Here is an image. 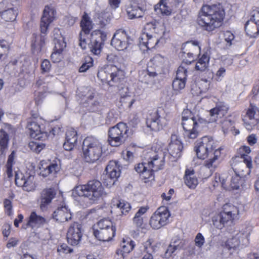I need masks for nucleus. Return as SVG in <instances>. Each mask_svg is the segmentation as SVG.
<instances>
[{
	"mask_svg": "<svg viewBox=\"0 0 259 259\" xmlns=\"http://www.w3.org/2000/svg\"><path fill=\"white\" fill-rule=\"evenodd\" d=\"M225 15L221 4L204 5L199 12L197 22L202 30L210 32L223 25Z\"/></svg>",
	"mask_w": 259,
	"mask_h": 259,
	"instance_id": "obj_1",
	"label": "nucleus"
},
{
	"mask_svg": "<svg viewBox=\"0 0 259 259\" xmlns=\"http://www.w3.org/2000/svg\"><path fill=\"white\" fill-rule=\"evenodd\" d=\"M217 146L214 140L210 137H202L195 146V151L199 159H206L204 165L210 170H214L217 165L218 159L221 157L223 148Z\"/></svg>",
	"mask_w": 259,
	"mask_h": 259,
	"instance_id": "obj_2",
	"label": "nucleus"
},
{
	"mask_svg": "<svg viewBox=\"0 0 259 259\" xmlns=\"http://www.w3.org/2000/svg\"><path fill=\"white\" fill-rule=\"evenodd\" d=\"M75 197H83L93 202H97L106 196V193L101 182L97 180H90L84 185L76 186L73 190Z\"/></svg>",
	"mask_w": 259,
	"mask_h": 259,
	"instance_id": "obj_3",
	"label": "nucleus"
},
{
	"mask_svg": "<svg viewBox=\"0 0 259 259\" xmlns=\"http://www.w3.org/2000/svg\"><path fill=\"white\" fill-rule=\"evenodd\" d=\"M205 120L195 114L189 109H184L182 113L181 124L184 135L188 139H194L199 136L201 126L205 123Z\"/></svg>",
	"mask_w": 259,
	"mask_h": 259,
	"instance_id": "obj_4",
	"label": "nucleus"
},
{
	"mask_svg": "<svg viewBox=\"0 0 259 259\" xmlns=\"http://www.w3.org/2000/svg\"><path fill=\"white\" fill-rule=\"evenodd\" d=\"M82 157L90 163L97 161L103 154V145L98 139L94 136H88L83 141Z\"/></svg>",
	"mask_w": 259,
	"mask_h": 259,
	"instance_id": "obj_5",
	"label": "nucleus"
},
{
	"mask_svg": "<svg viewBox=\"0 0 259 259\" xmlns=\"http://www.w3.org/2000/svg\"><path fill=\"white\" fill-rule=\"evenodd\" d=\"M98 78L110 87L118 86L125 78V72L115 65H107L101 68L97 74Z\"/></svg>",
	"mask_w": 259,
	"mask_h": 259,
	"instance_id": "obj_6",
	"label": "nucleus"
},
{
	"mask_svg": "<svg viewBox=\"0 0 259 259\" xmlns=\"http://www.w3.org/2000/svg\"><path fill=\"white\" fill-rule=\"evenodd\" d=\"M130 130L127 124L120 122L111 127L108 131V143L112 147H118L129 137Z\"/></svg>",
	"mask_w": 259,
	"mask_h": 259,
	"instance_id": "obj_7",
	"label": "nucleus"
},
{
	"mask_svg": "<svg viewBox=\"0 0 259 259\" xmlns=\"http://www.w3.org/2000/svg\"><path fill=\"white\" fill-rule=\"evenodd\" d=\"M239 214V210L237 207L226 203L217 216L212 219L213 225L216 228L222 229L228 222L233 223L238 218Z\"/></svg>",
	"mask_w": 259,
	"mask_h": 259,
	"instance_id": "obj_8",
	"label": "nucleus"
},
{
	"mask_svg": "<svg viewBox=\"0 0 259 259\" xmlns=\"http://www.w3.org/2000/svg\"><path fill=\"white\" fill-rule=\"evenodd\" d=\"M27 128L31 138L36 140L45 141L49 136L55 135L56 127H52L48 124L45 128L42 127L34 118H29L27 121Z\"/></svg>",
	"mask_w": 259,
	"mask_h": 259,
	"instance_id": "obj_9",
	"label": "nucleus"
},
{
	"mask_svg": "<svg viewBox=\"0 0 259 259\" xmlns=\"http://www.w3.org/2000/svg\"><path fill=\"white\" fill-rule=\"evenodd\" d=\"M155 149L157 150L151 153L147 165L155 171H158L163 169L165 165L167 157L166 145L161 142L157 143Z\"/></svg>",
	"mask_w": 259,
	"mask_h": 259,
	"instance_id": "obj_10",
	"label": "nucleus"
},
{
	"mask_svg": "<svg viewBox=\"0 0 259 259\" xmlns=\"http://www.w3.org/2000/svg\"><path fill=\"white\" fill-rule=\"evenodd\" d=\"M171 214L167 207H158L152 214L149 220V225L154 230H158L169 223Z\"/></svg>",
	"mask_w": 259,
	"mask_h": 259,
	"instance_id": "obj_11",
	"label": "nucleus"
},
{
	"mask_svg": "<svg viewBox=\"0 0 259 259\" xmlns=\"http://www.w3.org/2000/svg\"><path fill=\"white\" fill-rule=\"evenodd\" d=\"M91 36L90 43L88 42L91 52L95 55H99L101 53L105 41L106 33L101 30L96 29L89 35Z\"/></svg>",
	"mask_w": 259,
	"mask_h": 259,
	"instance_id": "obj_12",
	"label": "nucleus"
},
{
	"mask_svg": "<svg viewBox=\"0 0 259 259\" xmlns=\"http://www.w3.org/2000/svg\"><path fill=\"white\" fill-rule=\"evenodd\" d=\"M183 146L182 142L176 134H172L171 141L166 149L167 161L168 162L176 161L182 155Z\"/></svg>",
	"mask_w": 259,
	"mask_h": 259,
	"instance_id": "obj_13",
	"label": "nucleus"
},
{
	"mask_svg": "<svg viewBox=\"0 0 259 259\" xmlns=\"http://www.w3.org/2000/svg\"><path fill=\"white\" fill-rule=\"evenodd\" d=\"M80 26L81 31L79 33V45L82 49L85 50L88 46L89 36L93 29L92 22L86 12H84L82 16Z\"/></svg>",
	"mask_w": 259,
	"mask_h": 259,
	"instance_id": "obj_14",
	"label": "nucleus"
},
{
	"mask_svg": "<svg viewBox=\"0 0 259 259\" xmlns=\"http://www.w3.org/2000/svg\"><path fill=\"white\" fill-rule=\"evenodd\" d=\"M56 11L52 5H47L43 11V14L40 23V30L41 33V41L45 43V36L47 34L48 28L50 24L54 21L55 18Z\"/></svg>",
	"mask_w": 259,
	"mask_h": 259,
	"instance_id": "obj_15",
	"label": "nucleus"
},
{
	"mask_svg": "<svg viewBox=\"0 0 259 259\" xmlns=\"http://www.w3.org/2000/svg\"><path fill=\"white\" fill-rule=\"evenodd\" d=\"M34 177L30 174H23L21 171L15 172V182L18 187H22L23 190L30 192L35 189L36 185L34 181Z\"/></svg>",
	"mask_w": 259,
	"mask_h": 259,
	"instance_id": "obj_16",
	"label": "nucleus"
},
{
	"mask_svg": "<svg viewBox=\"0 0 259 259\" xmlns=\"http://www.w3.org/2000/svg\"><path fill=\"white\" fill-rule=\"evenodd\" d=\"M83 235L82 226L79 223L74 222L69 226L66 238L69 244L72 246L77 245L81 241Z\"/></svg>",
	"mask_w": 259,
	"mask_h": 259,
	"instance_id": "obj_17",
	"label": "nucleus"
},
{
	"mask_svg": "<svg viewBox=\"0 0 259 259\" xmlns=\"http://www.w3.org/2000/svg\"><path fill=\"white\" fill-rule=\"evenodd\" d=\"M39 175L43 177L49 176L56 177L60 171V166L56 161L51 162L50 160H41L39 165Z\"/></svg>",
	"mask_w": 259,
	"mask_h": 259,
	"instance_id": "obj_18",
	"label": "nucleus"
},
{
	"mask_svg": "<svg viewBox=\"0 0 259 259\" xmlns=\"http://www.w3.org/2000/svg\"><path fill=\"white\" fill-rule=\"evenodd\" d=\"M129 37L124 30H118L112 38L111 44L116 50L122 51L128 45Z\"/></svg>",
	"mask_w": 259,
	"mask_h": 259,
	"instance_id": "obj_19",
	"label": "nucleus"
},
{
	"mask_svg": "<svg viewBox=\"0 0 259 259\" xmlns=\"http://www.w3.org/2000/svg\"><path fill=\"white\" fill-rule=\"evenodd\" d=\"M57 189L54 187L44 189L40 194V208L45 210L56 197Z\"/></svg>",
	"mask_w": 259,
	"mask_h": 259,
	"instance_id": "obj_20",
	"label": "nucleus"
},
{
	"mask_svg": "<svg viewBox=\"0 0 259 259\" xmlns=\"http://www.w3.org/2000/svg\"><path fill=\"white\" fill-rule=\"evenodd\" d=\"M230 163L235 174L242 178H245L251 172V170L245 166L242 160H240L239 156H233L230 160Z\"/></svg>",
	"mask_w": 259,
	"mask_h": 259,
	"instance_id": "obj_21",
	"label": "nucleus"
},
{
	"mask_svg": "<svg viewBox=\"0 0 259 259\" xmlns=\"http://www.w3.org/2000/svg\"><path fill=\"white\" fill-rule=\"evenodd\" d=\"M72 213L65 205L58 207L53 212L52 218L55 221L63 223L72 220Z\"/></svg>",
	"mask_w": 259,
	"mask_h": 259,
	"instance_id": "obj_22",
	"label": "nucleus"
},
{
	"mask_svg": "<svg viewBox=\"0 0 259 259\" xmlns=\"http://www.w3.org/2000/svg\"><path fill=\"white\" fill-rule=\"evenodd\" d=\"M145 164L144 163H139L135 166V169L139 174L141 181L144 183H148L154 180L155 170L151 168H147Z\"/></svg>",
	"mask_w": 259,
	"mask_h": 259,
	"instance_id": "obj_23",
	"label": "nucleus"
},
{
	"mask_svg": "<svg viewBox=\"0 0 259 259\" xmlns=\"http://www.w3.org/2000/svg\"><path fill=\"white\" fill-rule=\"evenodd\" d=\"M120 168V165L115 160H110L107 165L105 171L108 178L111 180L110 183L112 185H113L120 177L121 174Z\"/></svg>",
	"mask_w": 259,
	"mask_h": 259,
	"instance_id": "obj_24",
	"label": "nucleus"
},
{
	"mask_svg": "<svg viewBox=\"0 0 259 259\" xmlns=\"http://www.w3.org/2000/svg\"><path fill=\"white\" fill-rule=\"evenodd\" d=\"M146 125L152 131H158L163 128L161 117L157 110L151 112L146 119Z\"/></svg>",
	"mask_w": 259,
	"mask_h": 259,
	"instance_id": "obj_25",
	"label": "nucleus"
},
{
	"mask_svg": "<svg viewBox=\"0 0 259 259\" xmlns=\"http://www.w3.org/2000/svg\"><path fill=\"white\" fill-rule=\"evenodd\" d=\"M47 223L46 219L39 215H37L35 211L31 212L30 215L27 220V222L24 223L22 228L27 229L30 227L31 228H39Z\"/></svg>",
	"mask_w": 259,
	"mask_h": 259,
	"instance_id": "obj_26",
	"label": "nucleus"
},
{
	"mask_svg": "<svg viewBox=\"0 0 259 259\" xmlns=\"http://www.w3.org/2000/svg\"><path fill=\"white\" fill-rule=\"evenodd\" d=\"M136 244L131 238H123L120 243V247L117 249V259H124L126 255L130 253L135 248Z\"/></svg>",
	"mask_w": 259,
	"mask_h": 259,
	"instance_id": "obj_27",
	"label": "nucleus"
},
{
	"mask_svg": "<svg viewBox=\"0 0 259 259\" xmlns=\"http://www.w3.org/2000/svg\"><path fill=\"white\" fill-rule=\"evenodd\" d=\"M77 140L78 135L76 131L73 128L67 129L63 144L64 149L66 151L72 150L76 146Z\"/></svg>",
	"mask_w": 259,
	"mask_h": 259,
	"instance_id": "obj_28",
	"label": "nucleus"
},
{
	"mask_svg": "<svg viewBox=\"0 0 259 259\" xmlns=\"http://www.w3.org/2000/svg\"><path fill=\"white\" fill-rule=\"evenodd\" d=\"M159 41V37L156 34L142 33L139 37L140 46L145 47L147 50L154 48Z\"/></svg>",
	"mask_w": 259,
	"mask_h": 259,
	"instance_id": "obj_29",
	"label": "nucleus"
},
{
	"mask_svg": "<svg viewBox=\"0 0 259 259\" xmlns=\"http://www.w3.org/2000/svg\"><path fill=\"white\" fill-rule=\"evenodd\" d=\"M116 228L93 231V235L98 240L106 242L112 240L116 235Z\"/></svg>",
	"mask_w": 259,
	"mask_h": 259,
	"instance_id": "obj_30",
	"label": "nucleus"
},
{
	"mask_svg": "<svg viewBox=\"0 0 259 259\" xmlns=\"http://www.w3.org/2000/svg\"><path fill=\"white\" fill-rule=\"evenodd\" d=\"M210 51L207 50L202 55L199 54L198 60L196 62L195 69L200 71H205L208 67L210 60Z\"/></svg>",
	"mask_w": 259,
	"mask_h": 259,
	"instance_id": "obj_31",
	"label": "nucleus"
},
{
	"mask_svg": "<svg viewBox=\"0 0 259 259\" xmlns=\"http://www.w3.org/2000/svg\"><path fill=\"white\" fill-rule=\"evenodd\" d=\"M201 48L199 42L197 40H191L184 44L182 48L183 54H191L197 55L200 54Z\"/></svg>",
	"mask_w": 259,
	"mask_h": 259,
	"instance_id": "obj_32",
	"label": "nucleus"
},
{
	"mask_svg": "<svg viewBox=\"0 0 259 259\" xmlns=\"http://www.w3.org/2000/svg\"><path fill=\"white\" fill-rule=\"evenodd\" d=\"M149 209V207L142 206L139 208L133 219L134 225L138 228L143 229L145 228V224L144 223L143 217H142Z\"/></svg>",
	"mask_w": 259,
	"mask_h": 259,
	"instance_id": "obj_33",
	"label": "nucleus"
},
{
	"mask_svg": "<svg viewBox=\"0 0 259 259\" xmlns=\"http://www.w3.org/2000/svg\"><path fill=\"white\" fill-rule=\"evenodd\" d=\"M66 47V44L54 45L53 51L51 55V59L53 63H59L64 58L63 52Z\"/></svg>",
	"mask_w": 259,
	"mask_h": 259,
	"instance_id": "obj_34",
	"label": "nucleus"
},
{
	"mask_svg": "<svg viewBox=\"0 0 259 259\" xmlns=\"http://www.w3.org/2000/svg\"><path fill=\"white\" fill-rule=\"evenodd\" d=\"M145 10L142 7L137 6L134 2L128 6L126 12L128 18L131 19L142 17Z\"/></svg>",
	"mask_w": 259,
	"mask_h": 259,
	"instance_id": "obj_35",
	"label": "nucleus"
},
{
	"mask_svg": "<svg viewBox=\"0 0 259 259\" xmlns=\"http://www.w3.org/2000/svg\"><path fill=\"white\" fill-rule=\"evenodd\" d=\"M244 29L246 35L250 38H256L259 35V25L252 21L248 20Z\"/></svg>",
	"mask_w": 259,
	"mask_h": 259,
	"instance_id": "obj_36",
	"label": "nucleus"
},
{
	"mask_svg": "<svg viewBox=\"0 0 259 259\" xmlns=\"http://www.w3.org/2000/svg\"><path fill=\"white\" fill-rule=\"evenodd\" d=\"M116 228L115 224L110 220L103 219L94 224L92 227L93 231Z\"/></svg>",
	"mask_w": 259,
	"mask_h": 259,
	"instance_id": "obj_37",
	"label": "nucleus"
},
{
	"mask_svg": "<svg viewBox=\"0 0 259 259\" xmlns=\"http://www.w3.org/2000/svg\"><path fill=\"white\" fill-rule=\"evenodd\" d=\"M194 170L187 169L185 170L184 180L186 185L190 188H195L198 184L197 178L194 176Z\"/></svg>",
	"mask_w": 259,
	"mask_h": 259,
	"instance_id": "obj_38",
	"label": "nucleus"
},
{
	"mask_svg": "<svg viewBox=\"0 0 259 259\" xmlns=\"http://www.w3.org/2000/svg\"><path fill=\"white\" fill-rule=\"evenodd\" d=\"M9 136L3 129L0 130V155L5 156L8 149Z\"/></svg>",
	"mask_w": 259,
	"mask_h": 259,
	"instance_id": "obj_39",
	"label": "nucleus"
},
{
	"mask_svg": "<svg viewBox=\"0 0 259 259\" xmlns=\"http://www.w3.org/2000/svg\"><path fill=\"white\" fill-rule=\"evenodd\" d=\"M16 156V152L13 151L8 156V159L5 165L6 171L5 172L9 179H11L13 176V167L15 164V158Z\"/></svg>",
	"mask_w": 259,
	"mask_h": 259,
	"instance_id": "obj_40",
	"label": "nucleus"
},
{
	"mask_svg": "<svg viewBox=\"0 0 259 259\" xmlns=\"http://www.w3.org/2000/svg\"><path fill=\"white\" fill-rule=\"evenodd\" d=\"M158 244L159 243L156 242L153 238H149L143 243L144 250L146 253L149 252L152 254L157 251Z\"/></svg>",
	"mask_w": 259,
	"mask_h": 259,
	"instance_id": "obj_41",
	"label": "nucleus"
},
{
	"mask_svg": "<svg viewBox=\"0 0 259 259\" xmlns=\"http://www.w3.org/2000/svg\"><path fill=\"white\" fill-rule=\"evenodd\" d=\"M18 13L14 8H10L1 13V17L6 22H13L16 19Z\"/></svg>",
	"mask_w": 259,
	"mask_h": 259,
	"instance_id": "obj_42",
	"label": "nucleus"
},
{
	"mask_svg": "<svg viewBox=\"0 0 259 259\" xmlns=\"http://www.w3.org/2000/svg\"><path fill=\"white\" fill-rule=\"evenodd\" d=\"M245 182V178L235 174L231 179L230 184V188L232 190H238L240 186H243Z\"/></svg>",
	"mask_w": 259,
	"mask_h": 259,
	"instance_id": "obj_43",
	"label": "nucleus"
},
{
	"mask_svg": "<svg viewBox=\"0 0 259 259\" xmlns=\"http://www.w3.org/2000/svg\"><path fill=\"white\" fill-rule=\"evenodd\" d=\"M228 110V107L224 104L217 105L214 108L209 110V115L211 117H218V115L222 114L224 115Z\"/></svg>",
	"mask_w": 259,
	"mask_h": 259,
	"instance_id": "obj_44",
	"label": "nucleus"
},
{
	"mask_svg": "<svg viewBox=\"0 0 259 259\" xmlns=\"http://www.w3.org/2000/svg\"><path fill=\"white\" fill-rule=\"evenodd\" d=\"M10 197L11 198V199L6 198L3 201L5 213L9 217L12 216L13 214L12 200L15 197V195L12 194Z\"/></svg>",
	"mask_w": 259,
	"mask_h": 259,
	"instance_id": "obj_45",
	"label": "nucleus"
},
{
	"mask_svg": "<svg viewBox=\"0 0 259 259\" xmlns=\"http://www.w3.org/2000/svg\"><path fill=\"white\" fill-rule=\"evenodd\" d=\"M94 65V60L92 57L87 55L85 56L82 61V65L79 68V72H84Z\"/></svg>",
	"mask_w": 259,
	"mask_h": 259,
	"instance_id": "obj_46",
	"label": "nucleus"
},
{
	"mask_svg": "<svg viewBox=\"0 0 259 259\" xmlns=\"http://www.w3.org/2000/svg\"><path fill=\"white\" fill-rule=\"evenodd\" d=\"M114 205L119 208L122 214L123 215L127 214L131 209V204L122 200H118Z\"/></svg>",
	"mask_w": 259,
	"mask_h": 259,
	"instance_id": "obj_47",
	"label": "nucleus"
},
{
	"mask_svg": "<svg viewBox=\"0 0 259 259\" xmlns=\"http://www.w3.org/2000/svg\"><path fill=\"white\" fill-rule=\"evenodd\" d=\"M112 18V14L109 12L102 11L98 15L100 24L105 26L109 23Z\"/></svg>",
	"mask_w": 259,
	"mask_h": 259,
	"instance_id": "obj_48",
	"label": "nucleus"
},
{
	"mask_svg": "<svg viewBox=\"0 0 259 259\" xmlns=\"http://www.w3.org/2000/svg\"><path fill=\"white\" fill-rule=\"evenodd\" d=\"M53 42L54 45H62V44H66V41H65L64 37L62 35L60 30L59 29L57 28H55L53 30Z\"/></svg>",
	"mask_w": 259,
	"mask_h": 259,
	"instance_id": "obj_49",
	"label": "nucleus"
},
{
	"mask_svg": "<svg viewBox=\"0 0 259 259\" xmlns=\"http://www.w3.org/2000/svg\"><path fill=\"white\" fill-rule=\"evenodd\" d=\"M158 22L155 20L147 23L144 26L142 33H148V34H157L156 29Z\"/></svg>",
	"mask_w": 259,
	"mask_h": 259,
	"instance_id": "obj_50",
	"label": "nucleus"
},
{
	"mask_svg": "<svg viewBox=\"0 0 259 259\" xmlns=\"http://www.w3.org/2000/svg\"><path fill=\"white\" fill-rule=\"evenodd\" d=\"M257 112H259L258 108L255 105L250 103L246 112V117L250 120L249 122H253V121L255 120L254 116ZM244 121V122H246L245 121V119Z\"/></svg>",
	"mask_w": 259,
	"mask_h": 259,
	"instance_id": "obj_51",
	"label": "nucleus"
},
{
	"mask_svg": "<svg viewBox=\"0 0 259 259\" xmlns=\"http://www.w3.org/2000/svg\"><path fill=\"white\" fill-rule=\"evenodd\" d=\"M240 244L239 239L236 237H232L228 239L225 243V247L229 250H235Z\"/></svg>",
	"mask_w": 259,
	"mask_h": 259,
	"instance_id": "obj_52",
	"label": "nucleus"
},
{
	"mask_svg": "<svg viewBox=\"0 0 259 259\" xmlns=\"http://www.w3.org/2000/svg\"><path fill=\"white\" fill-rule=\"evenodd\" d=\"M29 147L34 152L36 153H39L40 151L44 149L46 145L42 142H38L36 141H30L29 143Z\"/></svg>",
	"mask_w": 259,
	"mask_h": 259,
	"instance_id": "obj_53",
	"label": "nucleus"
},
{
	"mask_svg": "<svg viewBox=\"0 0 259 259\" xmlns=\"http://www.w3.org/2000/svg\"><path fill=\"white\" fill-rule=\"evenodd\" d=\"M234 124V121L231 120H226L223 122V127L226 130L230 131L234 135H237L240 133V132L238 129L235 127Z\"/></svg>",
	"mask_w": 259,
	"mask_h": 259,
	"instance_id": "obj_54",
	"label": "nucleus"
},
{
	"mask_svg": "<svg viewBox=\"0 0 259 259\" xmlns=\"http://www.w3.org/2000/svg\"><path fill=\"white\" fill-rule=\"evenodd\" d=\"M186 79L176 77L173 80L172 86L175 91H180L185 87Z\"/></svg>",
	"mask_w": 259,
	"mask_h": 259,
	"instance_id": "obj_55",
	"label": "nucleus"
},
{
	"mask_svg": "<svg viewBox=\"0 0 259 259\" xmlns=\"http://www.w3.org/2000/svg\"><path fill=\"white\" fill-rule=\"evenodd\" d=\"M159 9L162 15L168 16L171 13V9L167 5L166 0H160Z\"/></svg>",
	"mask_w": 259,
	"mask_h": 259,
	"instance_id": "obj_56",
	"label": "nucleus"
},
{
	"mask_svg": "<svg viewBox=\"0 0 259 259\" xmlns=\"http://www.w3.org/2000/svg\"><path fill=\"white\" fill-rule=\"evenodd\" d=\"M187 64L182 63L181 65L178 68L176 77L183 79H187V69L186 68L185 65Z\"/></svg>",
	"mask_w": 259,
	"mask_h": 259,
	"instance_id": "obj_57",
	"label": "nucleus"
},
{
	"mask_svg": "<svg viewBox=\"0 0 259 259\" xmlns=\"http://www.w3.org/2000/svg\"><path fill=\"white\" fill-rule=\"evenodd\" d=\"M177 241H175L173 242V244L170 243L168 246L165 252L164 256L166 258H168L172 255L174 252L179 248V245L176 244Z\"/></svg>",
	"mask_w": 259,
	"mask_h": 259,
	"instance_id": "obj_58",
	"label": "nucleus"
},
{
	"mask_svg": "<svg viewBox=\"0 0 259 259\" xmlns=\"http://www.w3.org/2000/svg\"><path fill=\"white\" fill-rule=\"evenodd\" d=\"M210 80L202 78L199 84V89H200V92H207L210 88Z\"/></svg>",
	"mask_w": 259,
	"mask_h": 259,
	"instance_id": "obj_59",
	"label": "nucleus"
},
{
	"mask_svg": "<svg viewBox=\"0 0 259 259\" xmlns=\"http://www.w3.org/2000/svg\"><path fill=\"white\" fill-rule=\"evenodd\" d=\"M251 152V149L250 147L248 146H241L238 150H237V155L236 156H239L240 158L244 156H246L248 155V154Z\"/></svg>",
	"mask_w": 259,
	"mask_h": 259,
	"instance_id": "obj_60",
	"label": "nucleus"
},
{
	"mask_svg": "<svg viewBox=\"0 0 259 259\" xmlns=\"http://www.w3.org/2000/svg\"><path fill=\"white\" fill-rule=\"evenodd\" d=\"M52 65L50 61L48 59H44L40 64L41 73L44 74L48 73L51 69Z\"/></svg>",
	"mask_w": 259,
	"mask_h": 259,
	"instance_id": "obj_61",
	"label": "nucleus"
},
{
	"mask_svg": "<svg viewBox=\"0 0 259 259\" xmlns=\"http://www.w3.org/2000/svg\"><path fill=\"white\" fill-rule=\"evenodd\" d=\"M226 69L224 67H221L216 72L214 76L211 79L214 78L215 81H220L226 74Z\"/></svg>",
	"mask_w": 259,
	"mask_h": 259,
	"instance_id": "obj_62",
	"label": "nucleus"
},
{
	"mask_svg": "<svg viewBox=\"0 0 259 259\" xmlns=\"http://www.w3.org/2000/svg\"><path fill=\"white\" fill-rule=\"evenodd\" d=\"M87 92L83 96L84 100L85 102H89L90 101H92L94 99L95 95L96 92L95 89L91 88H87Z\"/></svg>",
	"mask_w": 259,
	"mask_h": 259,
	"instance_id": "obj_63",
	"label": "nucleus"
},
{
	"mask_svg": "<svg viewBox=\"0 0 259 259\" xmlns=\"http://www.w3.org/2000/svg\"><path fill=\"white\" fill-rule=\"evenodd\" d=\"M259 25V8H255L250 12L249 19Z\"/></svg>",
	"mask_w": 259,
	"mask_h": 259,
	"instance_id": "obj_64",
	"label": "nucleus"
}]
</instances>
